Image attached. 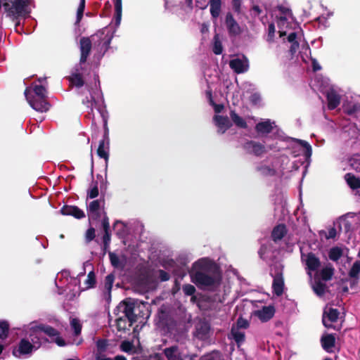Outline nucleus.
Here are the masks:
<instances>
[{
    "label": "nucleus",
    "instance_id": "obj_30",
    "mask_svg": "<svg viewBox=\"0 0 360 360\" xmlns=\"http://www.w3.org/2000/svg\"><path fill=\"white\" fill-rule=\"evenodd\" d=\"M231 335L232 338L235 340L238 346H240L243 344L245 340V333L240 331L238 328H236L235 326H232L231 330Z\"/></svg>",
    "mask_w": 360,
    "mask_h": 360
},
{
    "label": "nucleus",
    "instance_id": "obj_23",
    "mask_svg": "<svg viewBox=\"0 0 360 360\" xmlns=\"http://www.w3.org/2000/svg\"><path fill=\"white\" fill-rule=\"evenodd\" d=\"M348 275L353 279L350 284L351 287L358 283L360 276V260H356L353 263Z\"/></svg>",
    "mask_w": 360,
    "mask_h": 360
},
{
    "label": "nucleus",
    "instance_id": "obj_44",
    "mask_svg": "<svg viewBox=\"0 0 360 360\" xmlns=\"http://www.w3.org/2000/svg\"><path fill=\"white\" fill-rule=\"evenodd\" d=\"M127 319L125 317H119L116 319L117 330L124 332L128 329Z\"/></svg>",
    "mask_w": 360,
    "mask_h": 360
},
{
    "label": "nucleus",
    "instance_id": "obj_39",
    "mask_svg": "<svg viewBox=\"0 0 360 360\" xmlns=\"http://www.w3.org/2000/svg\"><path fill=\"white\" fill-rule=\"evenodd\" d=\"M96 347H97V352L98 354L101 355L102 353L105 352L107 349V347L108 346V340L107 339H98L96 341Z\"/></svg>",
    "mask_w": 360,
    "mask_h": 360
},
{
    "label": "nucleus",
    "instance_id": "obj_54",
    "mask_svg": "<svg viewBox=\"0 0 360 360\" xmlns=\"http://www.w3.org/2000/svg\"><path fill=\"white\" fill-rule=\"evenodd\" d=\"M83 104H84L88 108H90L91 110H93V107L94 104H96V100L95 98L91 96L89 99V98H86V99H84L82 101Z\"/></svg>",
    "mask_w": 360,
    "mask_h": 360
},
{
    "label": "nucleus",
    "instance_id": "obj_27",
    "mask_svg": "<svg viewBox=\"0 0 360 360\" xmlns=\"http://www.w3.org/2000/svg\"><path fill=\"white\" fill-rule=\"evenodd\" d=\"M115 277L113 274H110L105 278V289L106 290L105 296L107 300H110L111 299V290L115 281Z\"/></svg>",
    "mask_w": 360,
    "mask_h": 360
},
{
    "label": "nucleus",
    "instance_id": "obj_24",
    "mask_svg": "<svg viewBox=\"0 0 360 360\" xmlns=\"http://www.w3.org/2000/svg\"><path fill=\"white\" fill-rule=\"evenodd\" d=\"M306 265L309 271H316L321 266V262L314 253L309 252L307 255Z\"/></svg>",
    "mask_w": 360,
    "mask_h": 360
},
{
    "label": "nucleus",
    "instance_id": "obj_16",
    "mask_svg": "<svg viewBox=\"0 0 360 360\" xmlns=\"http://www.w3.org/2000/svg\"><path fill=\"white\" fill-rule=\"evenodd\" d=\"M213 120L215 125L218 127V132L220 134H224L232 126V123L227 116L215 115L213 117Z\"/></svg>",
    "mask_w": 360,
    "mask_h": 360
},
{
    "label": "nucleus",
    "instance_id": "obj_31",
    "mask_svg": "<svg viewBox=\"0 0 360 360\" xmlns=\"http://www.w3.org/2000/svg\"><path fill=\"white\" fill-rule=\"evenodd\" d=\"M109 148H107L106 143L105 140H101L99 141L98 147L97 149V155L101 158H103L105 161H108L109 158Z\"/></svg>",
    "mask_w": 360,
    "mask_h": 360
},
{
    "label": "nucleus",
    "instance_id": "obj_41",
    "mask_svg": "<svg viewBox=\"0 0 360 360\" xmlns=\"http://www.w3.org/2000/svg\"><path fill=\"white\" fill-rule=\"evenodd\" d=\"M257 171L259 172L264 176H274L276 171L267 165H261L257 167Z\"/></svg>",
    "mask_w": 360,
    "mask_h": 360
},
{
    "label": "nucleus",
    "instance_id": "obj_26",
    "mask_svg": "<svg viewBox=\"0 0 360 360\" xmlns=\"http://www.w3.org/2000/svg\"><path fill=\"white\" fill-rule=\"evenodd\" d=\"M210 11L212 18L217 19L221 11V0H210Z\"/></svg>",
    "mask_w": 360,
    "mask_h": 360
},
{
    "label": "nucleus",
    "instance_id": "obj_45",
    "mask_svg": "<svg viewBox=\"0 0 360 360\" xmlns=\"http://www.w3.org/2000/svg\"><path fill=\"white\" fill-rule=\"evenodd\" d=\"M9 330V325L6 321H0V339L7 338Z\"/></svg>",
    "mask_w": 360,
    "mask_h": 360
},
{
    "label": "nucleus",
    "instance_id": "obj_15",
    "mask_svg": "<svg viewBox=\"0 0 360 360\" xmlns=\"http://www.w3.org/2000/svg\"><path fill=\"white\" fill-rule=\"evenodd\" d=\"M276 309L274 306H264L261 309L257 310L255 315L262 322H266L272 319L275 314Z\"/></svg>",
    "mask_w": 360,
    "mask_h": 360
},
{
    "label": "nucleus",
    "instance_id": "obj_22",
    "mask_svg": "<svg viewBox=\"0 0 360 360\" xmlns=\"http://www.w3.org/2000/svg\"><path fill=\"white\" fill-rule=\"evenodd\" d=\"M287 228L284 224H280L274 227L271 231V239L277 243L281 240L287 234Z\"/></svg>",
    "mask_w": 360,
    "mask_h": 360
},
{
    "label": "nucleus",
    "instance_id": "obj_21",
    "mask_svg": "<svg viewBox=\"0 0 360 360\" xmlns=\"http://www.w3.org/2000/svg\"><path fill=\"white\" fill-rule=\"evenodd\" d=\"M335 335L332 333H327L321 338V343L323 349L327 352H331L333 347L335 345Z\"/></svg>",
    "mask_w": 360,
    "mask_h": 360
},
{
    "label": "nucleus",
    "instance_id": "obj_1",
    "mask_svg": "<svg viewBox=\"0 0 360 360\" xmlns=\"http://www.w3.org/2000/svg\"><path fill=\"white\" fill-rule=\"evenodd\" d=\"M199 267L191 274L192 281L198 287H210L217 283V277L210 274V265L204 260L196 263Z\"/></svg>",
    "mask_w": 360,
    "mask_h": 360
},
{
    "label": "nucleus",
    "instance_id": "obj_50",
    "mask_svg": "<svg viewBox=\"0 0 360 360\" xmlns=\"http://www.w3.org/2000/svg\"><path fill=\"white\" fill-rule=\"evenodd\" d=\"M133 348H134L133 343L128 340H124V341L122 342V343L120 345V349L124 352L129 353L132 351Z\"/></svg>",
    "mask_w": 360,
    "mask_h": 360
},
{
    "label": "nucleus",
    "instance_id": "obj_13",
    "mask_svg": "<svg viewBox=\"0 0 360 360\" xmlns=\"http://www.w3.org/2000/svg\"><path fill=\"white\" fill-rule=\"evenodd\" d=\"M83 70L84 68L82 67V69H81L80 65H78L75 68L71 75L67 77L72 85L77 88H80L84 86V80L82 77Z\"/></svg>",
    "mask_w": 360,
    "mask_h": 360
},
{
    "label": "nucleus",
    "instance_id": "obj_58",
    "mask_svg": "<svg viewBox=\"0 0 360 360\" xmlns=\"http://www.w3.org/2000/svg\"><path fill=\"white\" fill-rule=\"evenodd\" d=\"M300 47V43L298 41L291 43V45L289 49V53L290 56L292 57L297 53V50Z\"/></svg>",
    "mask_w": 360,
    "mask_h": 360
},
{
    "label": "nucleus",
    "instance_id": "obj_55",
    "mask_svg": "<svg viewBox=\"0 0 360 360\" xmlns=\"http://www.w3.org/2000/svg\"><path fill=\"white\" fill-rule=\"evenodd\" d=\"M158 272L159 275V278L160 279L161 281H167L169 280L170 276L167 271L162 269H159Z\"/></svg>",
    "mask_w": 360,
    "mask_h": 360
},
{
    "label": "nucleus",
    "instance_id": "obj_56",
    "mask_svg": "<svg viewBox=\"0 0 360 360\" xmlns=\"http://www.w3.org/2000/svg\"><path fill=\"white\" fill-rule=\"evenodd\" d=\"M102 226L104 231H110L109 218L105 212H104V215L102 219Z\"/></svg>",
    "mask_w": 360,
    "mask_h": 360
},
{
    "label": "nucleus",
    "instance_id": "obj_38",
    "mask_svg": "<svg viewBox=\"0 0 360 360\" xmlns=\"http://www.w3.org/2000/svg\"><path fill=\"white\" fill-rule=\"evenodd\" d=\"M342 256V250L340 248L338 247L332 248L328 252V257L330 259L334 262L338 261Z\"/></svg>",
    "mask_w": 360,
    "mask_h": 360
},
{
    "label": "nucleus",
    "instance_id": "obj_64",
    "mask_svg": "<svg viewBox=\"0 0 360 360\" xmlns=\"http://www.w3.org/2000/svg\"><path fill=\"white\" fill-rule=\"evenodd\" d=\"M195 6L200 9H205L207 8V5L205 1H200L199 0L195 1Z\"/></svg>",
    "mask_w": 360,
    "mask_h": 360
},
{
    "label": "nucleus",
    "instance_id": "obj_60",
    "mask_svg": "<svg viewBox=\"0 0 360 360\" xmlns=\"http://www.w3.org/2000/svg\"><path fill=\"white\" fill-rule=\"evenodd\" d=\"M102 140H105V143H106L107 148H109L110 139L108 136V129L107 127V122L105 121V132L103 134V139Z\"/></svg>",
    "mask_w": 360,
    "mask_h": 360
},
{
    "label": "nucleus",
    "instance_id": "obj_28",
    "mask_svg": "<svg viewBox=\"0 0 360 360\" xmlns=\"http://www.w3.org/2000/svg\"><path fill=\"white\" fill-rule=\"evenodd\" d=\"M230 117L234 124L241 129H247L248 124L245 120L239 116L235 110H232L230 111Z\"/></svg>",
    "mask_w": 360,
    "mask_h": 360
},
{
    "label": "nucleus",
    "instance_id": "obj_5",
    "mask_svg": "<svg viewBox=\"0 0 360 360\" xmlns=\"http://www.w3.org/2000/svg\"><path fill=\"white\" fill-rule=\"evenodd\" d=\"M92 39L83 37L79 39L80 58L79 65L82 69V65L86 63L92 48Z\"/></svg>",
    "mask_w": 360,
    "mask_h": 360
},
{
    "label": "nucleus",
    "instance_id": "obj_29",
    "mask_svg": "<svg viewBox=\"0 0 360 360\" xmlns=\"http://www.w3.org/2000/svg\"><path fill=\"white\" fill-rule=\"evenodd\" d=\"M273 129V127L269 120H266L264 122H260L257 123L255 126V130L259 134H269L271 132Z\"/></svg>",
    "mask_w": 360,
    "mask_h": 360
},
{
    "label": "nucleus",
    "instance_id": "obj_18",
    "mask_svg": "<svg viewBox=\"0 0 360 360\" xmlns=\"http://www.w3.org/2000/svg\"><path fill=\"white\" fill-rule=\"evenodd\" d=\"M163 354L167 360H184L177 345H172L163 349Z\"/></svg>",
    "mask_w": 360,
    "mask_h": 360
},
{
    "label": "nucleus",
    "instance_id": "obj_32",
    "mask_svg": "<svg viewBox=\"0 0 360 360\" xmlns=\"http://www.w3.org/2000/svg\"><path fill=\"white\" fill-rule=\"evenodd\" d=\"M345 179L349 186L353 189L360 188V179L356 177L354 174L348 173L345 175Z\"/></svg>",
    "mask_w": 360,
    "mask_h": 360
},
{
    "label": "nucleus",
    "instance_id": "obj_20",
    "mask_svg": "<svg viewBox=\"0 0 360 360\" xmlns=\"http://www.w3.org/2000/svg\"><path fill=\"white\" fill-rule=\"evenodd\" d=\"M229 66L234 72L241 74L248 70V61L245 62L240 58H234L229 61Z\"/></svg>",
    "mask_w": 360,
    "mask_h": 360
},
{
    "label": "nucleus",
    "instance_id": "obj_59",
    "mask_svg": "<svg viewBox=\"0 0 360 360\" xmlns=\"http://www.w3.org/2000/svg\"><path fill=\"white\" fill-rule=\"evenodd\" d=\"M241 0H232V7L233 11L237 13H240Z\"/></svg>",
    "mask_w": 360,
    "mask_h": 360
},
{
    "label": "nucleus",
    "instance_id": "obj_63",
    "mask_svg": "<svg viewBox=\"0 0 360 360\" xmlns=\"http://www.w3.org/2000/svg\"><path fill=\"white\" fill-rule=\"evenodd\" d=\"M110 243V231H104V234L103 236V243Z\"/></svg>",
    "mask_w": 360,
    "mask_h": 360
},
{
    "label": "nucleus",
    "instance_id": "obj_57",
    "mask_svg": "<svg viewBox=\"0 0 360 360\" xmlns=\"http://www.w3.org/2000/svg\"><path fill=\"white\" fill-rule=\"evenodd\" d=\"M202 359L203 360H220L219 353L216 352L215 354H208L207 355H204Z\"/></svg>",
    "mask_w": 360,
    "mask_h": 360
},
{
    "label": "nucleus",
    "instance_id": "obj_37",
    "mask_svg": "<svg viewBox=\"0 0 360 360\" xmlns=\"http://www.w3.org/2000/svg\"><path fill=\"white\" fill-rule=\"evenodd\" d=\"M295 141L298 143L304 148V155L305 156L306 159L309 158L312 155V148L310 144L307 141L301 139H295Z\"/></svg>",
    "mask_w": 360,
    "mask_h": 360
},
{
    "label": "nucleus",
    "instance_id": "obj_10",
    "mask_svg": "<svg viewBox=\"0 0 360 360\" xmlns=\"http://www.w3.org/2000/svg\"><path fill=\"white\" fill-rule=\"evenodd\" d=\"M34 346L27 339L22 338L19 342L18 347L13 349V355L20 357L21 355L29 354L32 353Z\"/></svg>",
    "mask_w": 360,
    "mask_h": 360
},
{
    "label": "nucleus",
    "instance_id": "obj_40",
    "mask_svg": "<svg viewBox=\"0 0 360 360\" xmlns=\"http://www.w3.org/2000/svg\"><path fill=\"white\" fill-rule=\"evenodd\" d=\"M212 51L216 55H220L222 53L223 46L218 34H216L214 37V46Z\"/></svg>",
    "mask_w": 360,
    "mask_h": 360
},
{
    "label": "nucleus",
    "instance_id": "obj_35",
    "mask_svg": "<svg viewBox=\"0 0 360 360\" xmlns=\"http://www.w3.org/2000/svg\"><path fill=\"white\" fill-rule=\"evenodd\" d=\"M32 96L47 98V91L46 88L42 85H34L32 91H30Z\"/></svg>",
    "mask_w": 360,
    "mask_h": 360
},
{
    "label": "nucleus",
    "instance_id": "obj_3",
    "mask_svg": "<svg viewBox=\"0 0 360 360\" xmlns=\"http://www.w3.org/2000/svg\"><path fill=\"white\" fill-rule=\"evenodd\" d=\"M91 38L94 48L103 56L110 48L112 35L109 33L105 34L103 31H98L91 35Z\"/></svg>",
    "mask_w": 360,
    "mask_h": 360
},
{
    "label": "nucleus",
    "instance_id": "obj_34",
    "mask_svg": "<svg viewBox=\"0 0 360 360\" xmlns=\"http://www.w3.org/2000/svg\"><path fill=\"white\" fill-rule=\"evenodd\" d=\"M108 255L110 263L113 267L121 269L124 267V263L120 259L115 253L109 252Z\"/></svg>",
    "mask_w": 360,
    "mask_h": 360
},
{
    "label": "nucleus",
    "instance_id": "obj_11",
    "mask_svg": "<svg viewBox=\"0 0 360 360\" xmlns=\"http://www.w3.org/2000/svg\"><path fill=\"white\" fill-rule=\"evenodd\" d=\"M272 289L276 296H281L283 293L284 279L281 270H277L273 276Z\"/></svg>",
    "mask_w": 360,
    "mask_h": 360
},
{
    "label": "nucleus",
    "instance_id": "obj_61",
    "mask_svg": "<svg viewBox=\"0 0 360 360\" xmlns=\"http://www.w3.org/2000/svg\"><path fill=\"white\" fill-rule=\"evenodd\" d=\"M267 252V247L265 245H262L258 250V255H259V257L264 260L265 257L264 255Z\"/></svg>",
    "mask_w": 360,
    "mask_h": 360
},
{
    "label": "nucleus",
    "instance_id": "obj_12",
    "mask_svg": "<svg viewBox=\"0 0 360 360\" xmlns=\"http://www.w3.org/2000/svg\"><path fill=\"white\" fill-rule=\"evenodd\" d=\"M340 312L338 309L330 307L328 310H325L323 314L322 322L326 328H331V323L338 321Z\"/></svg>",
    "mask_w": 360,
    "mask_h": 360
},
{
    "label": "nucleus",
    "instance_id": "obj_47",
    "mask_svg": "<svg viewBox=\"0 0 360 360\" xmlns=\"http://www.w3.org/2000/svg\"><path fill=\"white\" fill-rule=\"evenodd\" d=\"M85 8V0H80L79 5L77 11V20L76 23H79L82 19L84 11Z\"/></svg>",
    "mask_w": 360,
    "mask_h": 360
},
{
    "label": "nucleus",
    "instance_id": "obj_46",
    "mask_svg": "<svg viewBox=\"0 0 360 360\" xmlns=\"http://www.w3.org/2000/svg\"><path fill=\"white\" fill-rule=\"evenodd\" d=\"M313 289L316 295L321 296L325 293L326 284L321 281H316Z\"/></svg>",
    "mask_w": 360,
    "mask_h": 360
},
{
    "label": "nucleus",
    "instance_id": "obj_52",
    "mask_svg": "<svg viewBox=\"0 0 360 360\" xmlns=\"http://www.w3.org/2000/svg\"><path fill=\"white\" fill-rule=\"evenodd\" d=\"M249 327V322L242 318V317H240L238 319L237 321H236V327H235L236 328H238V330H239L240 328H244V329H246Z\"/></svg>",
    "mask_w": 360,
    "mask_h": 360
},
{
    "label": "nucleus",
    "instance_id": "obj_9",
    "mask_svg": "<svg viewBox=\"0 0 360 360\" xmlns=\"http://www.w3.org/2000/svg\"><path fill=\"white\" fill-rule=\"evenodd\" d=\"M39 330L43 332L46 335L52 338L56 337L54 342L60 347H64L66 345L65 341L60 337V333L53 327L46 325V324H39L37 326Z\"/></svg>",
    "mask_w": 360,
    "mask_h": 360
},
{
    "label": "nucleus",
    "instance_id": "obj_53",
    "mask_svg": "<svg viewBox=\"0 0 360 360\" xmlns=\"http://www.w3.org/2000/svg\"><path fill=\"white\" fill-rule=\"evenodd\" d=\"M275 25L274 22H271L268 25V39L267 41H272L275 34Z\"/></svg>",
    "mask_w": 360,
    "mask_h": 360
},
{
    "label": "nucleus",
    "instance_id": "obj_6",
    "mask_svg": "<svg viewBox=\"0 0 360 360\" xmlns=\"http://www.w3.org/2000/svg\"><path fill=\"white\" fill-rule=\"evenodd\" d=\"M242 147L247 153L257 157H260L266 153L265 146L255 141L248 140L242 145Z\"/></svg>",
    "mask_w": 360,
    "mask_h": 360
},
{
    "label": "nucleus",
    "instance_id": "obj_43",
    "mask_svg": "<svg viewBox=\"0 0 360 360\" xmlns=\"http://www.w3.org/2000/svg\"><path fill=\"white\" fill-rule=\"evenodd\" d=\"M70 325L74 330V335L78 336L82 331V324L78 319L74 318L70 321Z\"/></svg>",
    "mask_w": 360,
    "mask_h": 360
},
{
    "label": "nucleus",
    "instance_id": "obj_51",
    "mask_svg": "<svg viewBox=\"0 0 360 360\" xmlns=\"http://www.w3.org/2000/svg\"><path fill=\"white\" fill-rule=\"evenodd\" d=\"M96 237L95 229L90 227L87 229L85 234L86 243H89L92 241Z\"/></svg>",
    "mask_w": 360,
    "mask_h": 360
},
{
    "label": "nucleus",
    "instance_id": "obj_33",
    "mask_svg": "<svg viewBox=\"0 0 360 360\" xmlns=\"http://www.w3.org/2000/svg\"><path fill=\"white\" fill-rule=\"evenodd\" d=\"M115 19L116 25H120L122 18V0H114Z\"/></svg>",
    "mask_w": 360,
    "mask_h": 360
},
{
    "label": "nucleus",
    "instance_id": "obj_48",
    "mask_svg": "<svg viewBox=\"0 0 360 360\" xmlns=\"http://www.w3.org/2000/svg\"><path fill=\"white\" fill-rule=\"evenodd\" d=\"M98 182L96 181L93 188L87 191V198L94 199L98 197Z\"/></svg>",
    "mask_w": 360,
    "mask_h": 360
},
{
    "label": "nucleus",
    "instance_id": "obj_42",
    "mask_svg": "<svg viewBox=\"0 0 360 360\" xmlns=\"http://www.w3.org/2000/svg\"><path fill=\"white\" fill-rule=\"evenodd\" d=\"M85 284L86 285V288H92L95 287L96 284V278L94 271H91L88 274L87 278L85 281Z\"/></svg>",
    "mask_w": 360,
    "mask_h": 360
},
{
    "label": "nucleus",
    "instance_id": "obj_4",
    "mask_svg": "<svg viewBox=\"0 0 360 360\" xmlns=\"http://www.w3.org/2000/svg\"><path fill=\"white\" fill-rule=\"evenodd\" d=\"M24 94L30 106L36 111L44 112L49 110L51 105L47 98L32 96L29 87L25 89Z\"/></svg>",
    "mask_w": 360,
    "mask_h": 360
},
{
    "label": "nucleus",
    "instance_id": "obj_25",
    "mask_svg": "<svg viewBox=\"0 0 360 360\" xmlns=\"http://www.w3.org/2000/svg\"><path fill=\"white\" fill-rule=\"evenodd\" d=\"M328 101V108L329 110L335 109L340 103V96L334 91L328 92L326 96Z\"/></svg>",
    "mask_w": 360,
    "mask_h": 360
},
{
    "label": "nucleus",
    "instance_id": "obj_19",
    "mask_svg": "<svg viewBox=\"0 0 360 360\" xmlns=\"http://www.w3.org/2000/svg\"><path fill=\"white\" fill-rule=\"evenodd\" d=\"M210 326L207 322H200L195 326V336L202 340H205L209 338Z\"/></svg>",
    "mask_w": 360,
    "mask_h": 360
},
{
    "label": "nucleus",
    "instance_id": "obj_8",
    "mask_svg": "<svg viewBox=\"0 0 360 360\" xmlns=\"http://www.w3.org/2000/svg\"><path fill=\"white\" fill-rule=\"evenodd\" d=\"M117 308H122V312L124 314V317L127 319L129 323L128 324L129 327H131L137 321V316L134 314V303L123 301Z\"/></svg>",
    "mask_w": 360,
    "mask_h": 360
},
{
    "label": "nucleus",
    "instance_id": "obj_7",
    "mask_svg": "<svg viewBox=\"0 0 360 360\" xmlns=\"http://www.w3.org/2000/svg\"><path fill=\"white\" fill-rule=\"evenodd\" d=\"M225 25L230 37H237L243 33L242 27L235 20L231 12H228L226 15Z\"/></svg>",
    "mask_w": 360,
    "mask_h": 360
},
{
    "label": "nucleus",
    "instance_id": "obj_14",
    "mask_svg": "<svg viewBox=\"0 0 360 360\" xmlns=\"http://www.w3.org/2000/svg\"><path fill=\"white\" fill-rule=\"evenodd\" d=\"M63 215H69L77 219L85 217L84 212L76 205H65L60 209Z\"/></svg>",
    "mask_w": 360,
    "mask_h": 360
},
{
    "label": "nucleus",
    "instance_id": "obj_62",
    "mask_svg": "<svg viewBox=\"0 0 360 360\" xmlns=\"http://www.w3.org/2000/svg\"><path fill=\"white\" fill-rule=\"evenodd\" d=\"M297 34L296 32H291L289 34V35L288 36V41L290 42V43H294V42H297Z\"/></svg>",
    "mask_w": 360,
    "mask_h": 360
},
{
    "label": "nucleus",
    "instance_id": "obj_17",
    "mask_svg": "<svg viewBox=\"0 0 360 360\" xmlns=\"http://www.w3.org/2000/svg\"><path fill=\"white\" fill-rule=\"evenodd\" d=\"M101 202L98 200L91 201L87 207L89 220L98 221L101 218Z\"/></svg>",
    "mask_w": 360,
    "mask_h": 360
},
{
    "label": "nucleus",
    "instance_id": "obj_49",
    "mask_svg": "<svg viewBox=\"0 0 360 360\" xmlns=\"http://www.w3.org/2000/svg\"><path fill=\"white\" fill-rule=\"evenodd\" d=\"M183 292L185 295L189 296L195 294L196 289L191 284H184L182 287Z\"/></svg>",
    "mask_w": 360,
    "mask_h": 360
},
{
    "label": "nucleus",
    "instance_id": "obj_36",
    "mask_svg": "<svg viewBox=\"0 0 360 360\" xmlns=\"http://www.w3.org/2000/svg\"><path fill=\"white\" fill-rule=\"evenodd\" d=\"M320 274L323 281H328L332 278L334 274V269L331 266H326L321 269Z\"/></svg>",
    "mask_w": 360,
    "mask_h": 360
},
{
    "label": "nucleus",
    "instance_id": "obj_2",
    "mask_svg": "<svg viewBox=\"0 0 360 360\" xmlns=\"http://www.w3.org/2000/svg\"><path fill=\"white\" fill-rule=\"evenodd\" d=\"M3 7L6 16L12 20L19 17L27 18L30 11L28 10L30 0H2Z\"/></svg>",
    "mask_w": 360,
    "mask_h": 360
}]
</instances>
